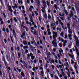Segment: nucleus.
I'll list each match as a JSON object with an SVG mask.
<instances>
[{
  "mask_svg": "<svg viewBox=\"0 0 79 79\" xmlns=\"http://www.w3.org/2000/svg\"><path fill=\"white\" fill-rule=\"evenodd\" d=\"M50 63H55V60H51V61L50 62Z\"/></svg>",
  "mask_w": 79,
  "mask_h": 79,
  "instance_id": "ea45409f",
  "label": "nucleus"
},
{
  "mask_svg": "<svg viewBox=\"0 0 79 79\" xmlns=\"http://www.w3.org/2000/svg\"><path fill=\"white\" fill-rule=\"evenodd\" d=\"M2 61H4V64L6 68L8 69V64L7 63V62L6 61V60H5V56H4L2 57Z\"/></svg>",
  "mask_w": 79,
  "mask_h": 79,
  "instance_id": "f257e3e1",
  "label": "nucleus"
},
{
  "mask_svg": "<svg viewBox=\"0 0 79 79\" xmlns=\"http://www.w3.org/2000/svg\"><path fill=\"white\" fill-rule=\"evenodd\" d=\"M24 64L25 67L27 69V64H26L25 62H24Z\"/></svg>",
  "mask_w": 79,
  "mask_h": 79,
  "instance_id": "f3484780",
  "label": "nucleus"
},
{
  "mask_svg": "<svg viewBox=\"0 0 79 79\" xmlns=\"http://www.w3.org/2000/svg\"><path fill=\"white\" fill-rule=\"evenodd\" d=\"M28 45L29 46H30L31 45V42H28Z\"/></svg>",
  "mask_w": 79,
  "mask_h": 79,
  "instance_id": "338daca9",
  "label": "nucleus"
},
{
  "mask_svg": "<svg viewBox=\"0 0 79 79\" xmlns=\"http://www.w3.org/2000/svg\"><path fill=\"white\" fill-rule=\"evenodd\" d=\"M11 53H12L13 57H15V54H14V52H11Z\"/></svg>",
  "mask_w": 79,
  "mask_h": 79,
  "instance_id": "09e8293b",
  "label": "nucleus"
},
{
  "mask_svg": "<svg viewBox=\"0 0 79 79\" xmlns=\"http://www.w3.org/2000/svg\"><path fill=\"white\" fill-rule=\"evenodd\" d=\"M64 34V33H63V32L62 31L61 32L60 36H61V37H63Z\"/></svg>",
  "mask_w": 79,
  "mask_h": 79,
  "instance_id": "e433bc0d",
  "label": "nucleus"
},
{
  "mask_svg": "<svg viewBox=\"0 0 79 79\" xmlns=\"http://www.w3.org/2000/svg\"><path fill=\"white\" fill-rule=\"evenodd\" d=\"M71 14H69V16H70V18H71V17H73V12L72 11H71Z\"/></svg>",
  "mask_w": 79,
  "mask_h": 79,
  "instance_id": "f8f14e48",
  "label": "nucleus"
},
{
  "mask_svg": "<svg viewBox=\"0 0 79 79\" xmlns=\"http://www.w3.org/2000/svg\"><path fill=\"white\" fill-rule=\"evenodd\" d=\"M44 4L43 6L44 7H43L42 9H41V11L43 13H45V8L47 7V3H45Z\"/></svg>",
  "mask_w": 79,
  "mask_h": 79,
  "instance_id": "20e7f679",
  "label": "nucleus"
},
{
  "mask_svg": "<svg viewBox=\"0 0 79 79\" xmlns=\"http://www.w3.org/2000/svg\"><path fill=\"white\" fill-rule=\"evenodd\" d=\"M23 44L24 45H26L27 44V41H26L23 40Z\"/></svg>",
  "mask_w": 79,
  "mask_h": 79,
  "instance_id": "4468645a",
  "label": "nucleus"
},
{
  "mask_svg": "<svg viewBox=\"0 0 79 79\" xmlns=\"http://www.w3.org/2000/svg\"><path fill=\"white\" fill-rule=\"evenodd\" d=\"M41 74L42 75V76H44L43 74H44V70H42L40 72Z\"/></svg>",
  "mask_w": 79,
  "mask_h": 79,
  "instance_id": "7c9ffc66",
  "label": "nucleus"
},
{
  "mask_svg": "<svg viewBox=\"0 0 79 79\" xmlns=\"http://www.w3.org/2000/svg\"><path fill=\"white\" fill-rule=\"evenodd\" d=\"M34 13L36 16H38V15H39V13H37L36 10L34 11Z\"/></svg>",
  "mask_w": 79,
  "mask_h": 79,
  "instance_id": "c756f323",
  "label": "nucleus"
},
{
  "mask_svg": "<svg viewBox=\"0 0 79 79\" xmlns=\"http://www.w3.org/2000/svg\"><path fill=\"white\" fill-rule=\"evenodd\" d=\"M21 75L22 76V77H24L25 75H24V73L23 71H22L21 73Z\"/></svg>",
  "mask_w": 79,
  "mask_h": 79,
  "instance_id": "dca6fc26",
  "label": "nucleus"
},
{
  "mask_svg": "<svg viewBox=\"0 0 79 79\" xmlns=\"http://www.w3.org/2000/svg\"><path fill=\"white\" fill-rule=\"evenodd\" d=\"M68 54L69 56H70V57H71L72 58V59H73V55L69 53Z\"/></svg>",
  "mask_w": 79,
  "mask_h": 79,
  "instance_id": "6ab92c4d",
  "label": "nucleus"
},
{
  "mask_svg": "<svg viewBox=\"0 0 79 79\" xmlns=\"http://www.w3.org/2000/svg\"><path fill=\"white\" fill-rule=\"evenodd\" d=\"M71 64H72L73 65L74 63V62L73 61V60H71Z\"/></svg>",
  "mask_w": 79,
  "mask_h": 79,
  "instance_id": "c03bdc74",
  "label": "nucleus"
},
{
  "mask_svg": "<svg viewBox=\"0 0 79 79\" xmlns=\"http://www.w3.org/2000/svg\"><path fill=\"white\" fill-rule=\"evenodd\" d=\"M0 2L1 3L2 5V6H4V4L3 2V0H0Z\"/></svg>",
  "mask_w": 79,
  "mask_h": 79,
  "instance_id": "5701e85b",
  "label": "nucleus"
},
{
  "mask_svg": "<svg viewBox=\"0 0 79 79\" xmlns=\"http://www.w3.org/2000/svg\"><path fill=\"white\" fill-rule=\"evenodd\" d=\"M6 31L7 33H8H8H9V30L8 29V28H6Z\"/></svg>",
  "mask_w": 79,
  "mask_h": 79,
  "instance_id": "a19ab883",
  "label": "nucleus"
},
{
  "mask_svg": "<svg viewBox=\"0 0 79 79\" xmlns=\"http://www.w3.org/2000/svg\"><path fill=\"white\" fill-rule=\"evenodd\" d=\"M10 29V31H11V32H13V35H14L15 37H16V33H15V29H13V28H12Z\"/></svg>",
  "mask_w": 79,
  "mask_h": 79,
  "instance_id": "39448f33",
  "label": "nucleus"
},
{
  "mask_svg": "<svg viewBox=\"0 0 79 79\" xmlns=\"http://www.w3.org/2000/svg\"><path fill=\"white\" fill-rule=\"evenodd\" d=\"M2 76L3 77H6V76H5V73L4 71H3L2 72Z\"/></svg>",
  "mask_w": 79,
  "mask_h": 79,
  "instance_id": "bb28decb",
  "label": "nucleus"
},
{
  "mask_svg": "<svg viewBox=\"0 0 79 79\" xmlns=\"http://www.w3.org/2000/svg\"><path fill=\"white\" fill-rule=\"evenodd\" d=\"M23 48L24 50H25V49H27V48H28V47L26 45L25 46H24L23 47Z\"/></svg>",
  "mask_w": 79,
  "mask_h": 79,
  "instance_id": "a878e982",
  "label": "nucleus"
},
{
  "mask_svg": "<svg viewBox=\"0 0 79 79\" xmlns=\"http://www.w3.org/2000/svg\"><path fill=\"white\" fill-rule=\"evenodd\" d=\"M68 32L69 34H72V30L71 29H69L68 30Z\"/></svg>",
  "mask_w": 79,
  "mask_h": 79,
  "instance_id": "393cba45",
  "label": "nucleus"
},
{
  "mask_svg": "<svg viewBox=\"0 0 79 79\" xmlns=\"http://www.w3.org/2000/svg\"><path fill=\"white\" fill-rule=\"evenodd\" d=\"M22 50V53L23 55V56H24V53H23V52H24V50L23 49H21Z\"/></svg>",
  "mask_w": 79,
  "mask_h": 79,
  "instance_id": "4c0bfd02",
  "label": "nucleus"
},
{
  "mask_svg": "<svg viewBox=\"0 0 79 79\" xmlns=\"http://www.w3.org/2000/svg\"><path fill=\"white\" fill-rule=\"evenodd\" d=\"M74 67L75 69H77V67L76 65H74Z\"/></svg>",
  "mask_w": 79,
  "mask_h": 79,
  "instance_id": "680f3d73",
  "label": "nucleus"
},
{
  "mask_svg": "<svg viewBox=\"0 0 79 79\" xmlns=\"http://www.w3.org/2000/svg\"><path fill=\"white\" fill-rule=\"evenodd\" d=\"M31 39L32 40V41H31V43L32 45H34V44L33 43H34V42H35V40H34V38H31Z\"/></svg>",
  "mask_w": 79,
  "mask_h": 79,
  "instance_id": "ddd939ff",
  "label": "nucleus"
},
{
  "mask_svg": "<svg viewBox=\"0 0 79 79\" xmlns=\"http://www.w3.org/2000/svg\"><path fill=\"white\" fill-rule=\"evenodd\" d=\"M31 58L32 60H34V58H35V56H31Z\"/></svg>",
  "mask_w": 79,
  "mask_h": 79,
  "instance_id": "473e14b6",
  "label": "nucleus"
},
{
  "mask_svg": "<svg viewBox=\"0 0 79 79\" xmlns=\"http://www.w3.org/2000/svg\"><path fill=\"white\" fill-rule=\"evenodd\" d=\"M15 50L16 51L17 50V52L18 53V55L19 56V58H20V57H21V54L19 52H19V46L17 47V48L16 47H15Z\"/></svg>",
  "mask_w": 79,
  "mask_h": 79,
  "instance_id": "7ed1b4c3",
  "label": "nucleus"
},
{
  "mask_svg": "<svg viewBox=\"0 0 79 79\" xmlns=\"http://www.w3.org/2000/svg\"><path fill=\"white\" fill-rule=\"evenodd\" d=\"M75 49L76 52H79V50H78V49H77V48L76 46H75Z\"/></svg>",
  "mask_w": 79,
  "mask_h": 79,
  "instance_id": "cd10ccee",
  "label": "nucleus"
},
{
  "mask_svg": "<svg viewBox=\"0 0 79 79\" xmlns=\"http://www.w3.org/2000/svg\"><path fill=\"white\" fill-rule=\"evenodd\" d=\"M75 8L76 9V10H79V5L77 3H76L75 4Z\"/></svg>",
  "mask_w": 79,
  "mask_h": 79,
  "instance_id": "9d476101",
  "label": "nucleus"
},
{
  "mask_svg": "<svg viewBox=\"0 0 79 79\" xmlns=\"http://www.w3.org/2000/svg\"><path fill=\"white\" fill-rule=\"evenodd\" d=\"M44 16L45 19H47V14H45L44 15Z\"/></svg>",
  "mask_w": 79,
  "mask_h": 79,
  "instance_id": "c85d7f7f",
  "label": "nucleus"
},
{
  "mask_svg": "<svg viewBox=\"0 0 79 79\" xmlns=\"http://www.w3.org/2000/svg\"><path fill=\"white\" fill-rule=\"evenodd\" d=\"M59 45L60 47H63V45L61 43H60L59 44Z\"/></svg>",
  "mask_w": 79,
  "mask_h": 79,
  "instance_id": "2f4dec72",
  "label": "nucleus"
},
{
  "mask_svg": "<svg viewBox=\"0 0 79 79\" xmlns=\"http://www.w3.org/2000/svg\"><path fill=\"white\" fill-rule=\"evenodd\" d=\"M48 54H47V58L48 60L49 61H51L50 60V56L51 55V53H50V52H49Z\"/></svg>",
  "mask_w": 79,
  "mask_h": 79,
  "instance_id": "0eeeda50",
  "label": "nucleus"
},
{
  "mask_svg": "<svg viewBox=\"0 0 79 79\" xmlns=\"http://www.w3.org/2000/svg\"><path fill=\"white\" fill-rule=\"evenodd\" d=\"M36 3H37V5L38 6H40V1L39 0H36Z\"/></svg>",
  "mask_w": 79,
  "mask_h": 79,
  "instance_id": "2eb2a0df",
  "label": "nucleus"
},
{
  "mask_svg": "<svg viewBox=\"0 0 79 79\" xmlns=\"http://www.w3.org/2000/svg\"><path fill=\"white\" fill-rule=\"evenodd\" d=\"M52 43L53 45H54L55 47H57V42H56V40H53V41H52Z\"/></svg>",
  "mask_w": 79,
  "mask_h": 79,
  "instance_id": "423d86ee",
  "label": "nucleus"
},
{
  "mask_svg": "<svg viewBox=\"0 0 79 79\" xmlns=\"http://www.w3.org/2000/svg\"><path fill=\"white\" fill-rule=\"evenodd\" d=\"M75 21L77 23H79V18H77V15H75Z\"/></svg>",
  "mask_w": 79,
  "mask_h": 79,
  "instance_id": "6e6552de",
  "label": "nucleus"
},
{
  "mask_svg": "<svg viewBox=\"0 0 79 79\" xmlns=\"http://www.w3.org/2000/svg\"><path fill=\"white\" fill-rule=\"evenodd\" d=\"M12 75L13 77V79H16V77H15V75H14V74L12 73Z\"/></svg>",
  "mask_w": 79,
  "mask_h": 79,
  "instance_id": "3c124183",
  "label": "nucleus"
},
{
  "mask_svg": "<svg viewBox=\"0 0 79 79\" xmlns=\"http://www.w3.org/2000/svg\"><path fill=\"white\" fill-rule=\"evenodd\" d=\"M23 28L24 29V28H25V29L26 30V31H27V32H28V28L26 27V26H24L23 27Z\"/></svg>",
  "mask_w": 79,
  "mask_h": 79,
  "instance_id": "aec40b11",
  "label": "nucleus"
},
{
  "mask_svg": "<svg viewBox=\"0 0 79 79\" xmlns=\"http://www.w3.org/2000/svg\"><path fill=\"white\" fill-rule=\"evenodd\" d=\"M14 20L15 21V22H17V19L16 17H14Z\"/></svg>",
  "mask_w": 79,
  "mask_h": 79,
  "instance_id": "5fc2aeb1",
  "label": "nucleus"
},
{
  "mask_svg": "<svg viewBox=\"0 0 79 79\" xmlns=\"http://www.w3.org/2000/svg\"><path fill=\"white\" fill-rule=\"evenodd\" d=\"M2 31H3L4 32H5L6 30L5 28V27H3L2 28Z\"/></svg>",
  "mask_w": 79,
  "mask_h": 79,
  "instance_id": "052dcab7",
  "label": "nucleus"
},
{
  "mask_svg": "<svg viewBox=\"0 0 79 79\" xmlns=\"http://www.w3.org/2000/svg\"><path fill=\"white\" fill-rule=\"evenodd\" d=\"M38 53H41V52H40V50H38L37 51Z\"/></svg>",
  "mask_w": 79,
  "mask_h": 79,
  "instance_id": "774afa93",
  "label": "nucleus"
},
{
  "mask_svg": "<svg viewBox=\"0 0 79 79\" xmlns=\"http://www.w3.org/2000/svg\"><path fill=\"white\" fill-rule=\"evenodd\" d=\"M76 10L77 11V14H78V15H79V9H77Z\"/></svg>",
  "mask_w": 79,
  "mask_h": 79,
  "instance_id": "4d7b16f0",
  "label": "nucleus"
},
{
  "mask_svg": "<svg viewBox=\"0 0 79 79\" xmlns=\"http://www.w3.org/2000/svg\"><path fill=\"white\" fill-rule=\"evenodd\" d=\"M10 22L11 24H12V23H13V19L12 18L10 19Z\"/></svg>",
  "mask_w": 79,
  "mask_h": 79,
  "instance_id": "6e6d98bb",
  "label": "nucleus"
},
{
  "mask_svg": "<svg viewBox=\"0 0 79 79\" xmlns=\"http://www.w3.org/2000/svg\"><path fill=\"white\" fill-rule=\"evenodd\" d=\"M6 59L9 62H10V60H9V59H8V58H9L8 56L7 55H6Z\"/></svg>",
  "mask_w": 79,
  "mask_h": 79,
  "instance_id": "f704fd0d",
  "label": "nucleus"
},
{
  "mask_svg": "<svg viewBox=\"0 0 79 79\" xmlns=\"http://www.w3.org/2000/svg\"><path fill=\"white\" fill-rule=\"evenodd\" d=\"M0 76L2 77V72L1 70H0Z\"/></svg>",
  "mask_w": 79,
  "mask_h": 79,
  "instance_id": "49530a36",
  "label": "nucleus"
},
{
  "mask_svg": "<svg viewBox=\"0 0 79 79\" xmlns=\"http://www.w3.org/2000/svg\"><path fill=\"white\" fill-rule=\"evenodd\" d=\"M48 34L49 35H51L52 34L51 33V32L48 31Z\"/></svg>",
  "mask_w": 79,
  "mask_h": 79,
  "instance_id": "8fccbe9b",
  "label": "nucleus"
},
{
  "mask_svg": "<svg viewBox=\"0 0 79 79\" xmlns=\"http://www.w3.org/2000/svg\"><path fill=\"white\" fill-rule=\"evenodd\" d=\"M2 14H3V16H4L5 18H6V15H5V14L2 13Z\"/></svg>",
  "mask_w": 79,
  "mask_h": 79,
  "instance_id": "bf43d9fd",
  "label": "nucleus"
},
{
  "mask_svg": "<svg viewBox=\"0 0 79 79\" xmlns=\"http://www.w3.org/2000/svg\"><path fill=\"white\" fill-rule=\"evenodd\" d=\"M52 37L53 39H54L53 40H56V38L55 35H53Z\"/></svg>",
  "mask_w": 79,
  "mask_h": 79,
  "instance_id": "a211bd4d",
  "label": "nucleus"
},
{
  "mask_svg": "<svg viewBox=\"0 0 79 79\" xmlns=\"http://www.w3.org/2000/svg\"><path fill=\"white\" fill-rule=\"evenodd\" d=\"M4 24V22H3V21H1V22L0 24L1 25H2V24Z\"/></svg>",
  "mask_w": 79,
  "mask_h": 79,
  "instance_id": "13d9d810",
  "label": "nucleus"
},
{
  "mask_svg": "<svg viewBox=\"0 0 79 79\" xmlns=\"http://www.w3.org/2000/svg\"><path fill=\"white\" fill-rule=\"evenodd\" d=\"M68 35L69 38H71V37H72V35Z\"/></svg>",
  "mask_w": 79,
  "mask_h": 79,
  "instance_id": "69168bd1",
  "label": "nucleus"
},
{
  "mask_svg": "<svg viewBox=\"0 0 79 79\" xmlns=\"http://www.w3.org/2000/svg\"><path fill=\"white\" fill-rule=\"evenodd\" d=\"M39 20L40 22H41V18H40V17H39Z\"/></svg>",
  "mask_w": 79,
  "mask_h": 79,
  "instance_id": "0e129e2a",
  "label": "nucleus"
},
{
  "mask_svg": "<svg viewBox=\"0 0 79 79\" xmlns=\"http://www.w3.org/2000/svg\"><path fill=\"white\" fill-rule=\"evenodd\" d=\"M30 49H31V51H32V52H33L34 51V50H33V47H32V46L31 45L30 46Z\"/></svg>",
  "mask_w": 79,
  "mask_h": 79,
  "instance_id": "412c9836",
  "label": "nucleus"
},
{
  "mask_svg": "<svg viewBox=\"0 0 79 79\" xmlns=\"http://www.w3.org/2000/svg\"><path fill=\"white\" fill-rule=\"evenodd\" d=\"M29 17H30V19H32V15H29Z\"/></svg>",
  "mask_w": 79,
  "mask_h": 79,
  "instance_id": "a18cd8bd",
  "label": "nucleus"
},
{
  "mask_svg": "<svg viewBox=\"0 0 79 79\" xmlns=\"http://www.w3.org/2000/svg\"><path fill=\"white\" fill-rule=\"evenodd\" d=\"M62 74L63 76H65V73H64V72L62 73Z\"/></svg>",
  "mask_w": 79,
  "mask_h": 79,
  "instance_id": "e2e57ef3",
  "label": "nucleus"
},
{
  "mask_svg": "<svg viewBox=\"0 0 79 79\" xmlns=\"http://www.w3.org/2000/svg\"><path fill=\"white\" fill-rule=\"evenodd\" d=\"M9 77L10 79H12V78H11V75H10V73H9Z\"/></svg>",
  "mask_w": 79,
  "mask_h": 79,
  "instance_id": "79ce46f5",
  "label": "nucleus"
},
{
  "mask_svg": "<svg viewBox=\"0 0 79 79\" xmlns=\"http://www.w3.org/2000/svg\"><path fill=\"white\" fill-rule=\"evenodd\" d=\"M46 3L47 5H48V7H49L50 6V4H49V2L48 1H46Z\"/></svg>",
  "mask_w": 79,
  "mask_h": 79,
  "instance_id": "c9c22d12",
  "label": "nucleus"
},
{
  "mask_svg": "<svg viewBox=\"0 0 79 79\" xmlns=\"http://www.w3.org/2000/svg\"><path fill=\"white\" fill-rule=\"evenodd\" d=\"M52 34L53 35H55L56 36V37H57V36H58V34H57V32H56V31H53Z\"/></svg>",
  "mask_w": 79,
  "mask_h": 79,
  "instance_id": "9b49d317",
  "label": "nucleus"
},
{
  "mask_svg": "<svg viewBox=\"0 0 79 79\" xmlns=\"http://www.w3.org/2000/svg\"><path fill=\"white\" fill-rule=\"evenodd\" d=\"M10 39L11 40L12 43H13V39H12V36H10Z\"/></svg>",
  "mask_w": 79,
  "mask_h": 79,
  "instance_id": "864d4df0",
  "label": "nucleus"
},
{
  "mask_svg": "<svg viewBox=\"0 0 79 79\" xmlns=\"http://www.w3.org/2000/svg\"><path fill=\"white\" fill-rule=\"evenodd\" d=\"M74 38L75 40L79 42V38H78V37H77V36H76V35L75 34L74 35Z\"/></svg>",
  "mask_w": 79,
  "mask_h": 79,
  "instance_id": "1a4fd4ad",
  "label": "nucleus"
},
{
  "mask_svg": "<svg viewBox=\"0 0 79 79\" xmlns=\"http://www.w3.org/2000/svg\"><path fill=\"white\" fill-rule=\"evenodd\" d=\"M54 8L56 9V10H58V6H57V5L56 4H55L54 5Z\"/></svg>",
  "mask_w": 79,
  "mask_h": 79,
  "instance_id": "4be33fe9",
  "label": "nucleus"
},
{
  "mask_svg": "<svg viewBox=\"0 0 79 79\" xmlns=\"http://www.w3.org/2000/svg\"><path fill=\"white\" fill-rule=\"evenodd\" d=\"M14 5L15 8H18V6H17V5L16 4H15Z\"/></svg>",
  "mask_w": 79,
  "mask_h": 79,
  "instance_id": "603ef678",
  "label": "nucleus"
},
{
  "mask_svg": "<svg viewBox=\"0 0 79 79\" xmlns=\"http://www.w3.org/2000/svg\"><path fill=\"white\" fill-rule=\"evenodd\" d=\"M52 18V17L51 16V15L49 14H48V19H50Z\"/></svg>",
  "mask_w": 79,
  "mask_h": 79,
  "instance_id": "72a5a7b5",
  "label": "nucleus"
},
{
  "mask_svg": "<svg viewBox=\"0 0 79 79\" xmlns=\"http://www.w3.org/2000/svg\"><path fill=\"white\" fill-rule=\"evenodd\" d=\"M72 26L73 27H76V24H75V23H73L72 25Z\"/></svg>",
  "mask_w": 79,
  "mask_h": 79,
  "instance_id": "de8ad7c7",
  "label": "nucleus"
},
{
  "mask_svg": "<svg viewBox=\"0 0 79 79\" xmlns=\"http://www.w3.org/2000/svg\"><path fill=\"white\" fill-rule=\"evenodd\" d=\"M37 61V60L36 59L35 60H34L33 62L34 63H36V61Z\"/></svg>",
  "mask_w": 79,
  "mask_h": 79,
  "instance_id": "37998d69",
  "label": "nucleus"
},
{
  "mask_svg": "<svg viewBox=\"0 0 79 79\" xmlns=\"http://www.w3.org/2000/svg\"><path fill=\"white\" fill-rule=\"evenodd\" d=\"M27 56L28 58L27 59V60H29V59H30V54H27Z\"/></svg>",
  "mask_w": 79,
  "mask_h": 79,
  "instance_id": "58836bf2",
  "label": "nucleus"
},
{
  "mask_svg": "<svg viewBox=\"0 0 79 79\" xmlns=\"http://www.w3.org/2000/svg\"><path fill=\"white\" fill-rule=\"evenodd\" d=\"M31 33H33L34 31H33L32 30H34V35H38V34H37V30H36L35 29H34V27H31Z\"/></svg>",
  "mask_w": 79,
  "mask_h": 79,
  "instance_id": "f03ea898",
  "label": "nucleus"
},
{
  "mask_svg": "<svg viewBox=\"0 0 79 79\" xmlns=\"http://www.w3.org/2000/svg\"><path fill=\"white\" fill-rule=\"evenodd\" d=\"M76 46L77 47H78H78H79V41H78V42L76 41Z\"/></svg>",
  "mask_w": 79,
  "mask_h": 79,
  "instance_id": "b1692460",
  "label": "nucleus"
}]
</instances>
